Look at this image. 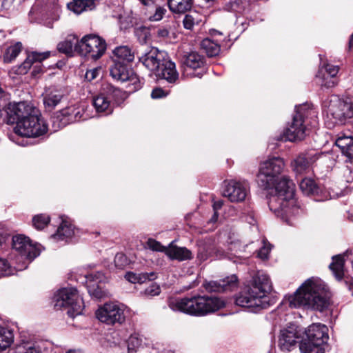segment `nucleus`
Listing matches in <instances>:
<instances>
[{"instance_id":"1","label":"nucleus","mask_w":353,"mask_h":353,"mask_svg":"<svg viewBox=\"0 0 353 353\" xmlns=\"http://www.w3.org/2000/svg\"><path fill=\"white\" fill-rule=\"evenodd\" d=\"M271 288L268 276L258 274L252 278L250 285L236 297L235 303L239 306L250 308L254 312L265 309L274 303V299L267 296Z\"/></svg>"},{"instance_id":"2","label":"nucleus","mask_w":353,"mask_h":353,"mask_svg":"<svg viewBox=\"0 0 353 353\" xmlns=\"http://www.w3.org/2000/svg\"><path fill=\"white\" fill-rule=\"evenodd\" d=\"M328 303L323 282L314 278L305 281L289 298L292 307H307L319 311L326 308Z\"/></svg>"},{"instance_id":"3","label":"nucleus","mask_w":353,"mask_h":353,"mask_svg":"<svg viewBox=\"0 0 353 353\" xmlns=\"http://www.w3.org/2000/svg\"><path fill=\"white\" fill-rule=\"evenodd\" d=\"M166 57L164 52L152 48L149 52L139 57V61L149 70L155 72L157 77L173 83L179 79V74L175 63Z\"/></svg>"},{"instance_id":"4","label":"nucleus","mask_w":353,"mask_h":353,"mask_svg":"<svg viewBox=\"0 0 353 353\" xmlns=\"http://www.w3.org/2000/svg\"><path fill=\"white\" fill-rule=\"evenodd\" d=\"M315 116L310 105L305 103L295 107V112L283 133L278 137L279 141H296L303 140L307 136L305 119L312 115Z\"/></svg>"},{"instance_id":"5","label":"nucleus","mask_w":353,"mask_h":353,"mask_svg":"<svg viewBox=\"0 0 353 353\" xmlns=\"http://www.w3.org/2000/svg\"><path fill=\"white\" fill-rule=\"evenodd\" d=\"M327 328L325 325L316 323L310 325L305 331L304 338L299 349L303 353H324L323 344L328 339Z\"/></svg>"},{"instance_id":"6","label":"nucleus","mask_w":353,"mask_h":353,"mask_svg":"<svg viewBox=\"0 0 353 353\" xmlns=\"http://www.w3.org/2000/svg\"><path fill=\"white\" fill-rule=\"evenodd\" d=\"M54 308L61 310L68 308L67 313L72 318L81 314L83 303L74 288H65L59 290L54 297Z\"/></svg>"},{"instance_id":"7","label":"nucleus","mask_w":353,"mask_h":353,"mask_svg":"<svg viewBox=\"0 0 353 353\" xmlns=\"http://www.w3.org/2000/svg\"><path fill=\"white\" fill-rule=\"evenodd\" d=\"M284 168L285 163L281 157H271L262 162L258 175L259 185L263 189L272 188Z\"/></svg>"},{"instance_id":"8","label":"nucleus","mask_w":353,"mask_h":353,"mask_svg":"<svg viewBox=\"0 0 353 353\" xmlns=\"http://www.w3.org/2000/svg\"><path fill=\"white\" fill-rule=\"evenodd\" d=\"M14 131L23 137H37L47 132L48 125L41 116L35 112L19 121Z\"/></svg>"},{"instance_id":"9","label":"nucleus","mask_w":353,"mask_h":353,"mask_svg":"<svg viewBox=\"0 0 353 353\" xmlns=\"http://www.w3.org/2000/svg\"><path fill=\"white\" fill-rule=\"evenodd\" d=\"M76 48L80 55L97 60L104 54L107 46L103 38L91 34L83 37Z\"/></svg>"},{"instance_id":"10","label":"nucleus","mask_w":353,"mask_h":353,"mask_svg":"<svg viewBox=\"0 0 353 353\" xmlns=\"http://www.w3.org/2000/svg\"><path fill=\"white\" fill-rule=\"evenodd\" d=\"M97 319L107 325L122 324L125 320L123 309L114 303H105L96 312Z\"/></svg>"},{"instance_id":"11","label":"nucleus","mask_w":353,"mask_h":353,"mask_svg":"<svg viewBox=\"0 0 353 353\" xmlns=\"http://www.w3.org/2000/svg\"><path fill=\"white\" fill-rule=\"evenodd\" d=\"M329 112L334 119L343 123L347 119L353 117V100L346 99L332 101L329 106Z\"/></svg>"},{"instance_id":"12","label":"nucleus","mask_w":353,"mask_h":353,"mask_svg":"<svg viewBox=\"0 0 353 353\" xmlns=\"http://www.w3.org/2000/svg\"><path fill=\"white\" fill-rule=\"evenodd\" d=\"M35 112H37V110L26 102L9 103L6 110L7 123L17 124L19 121L30 117Z\"/></svg>"},{"instance_id":"13","label":"nucleus","mask_w":353,"mask_h":353,"mask_svg":"<svg viewBox=\"0 0 353 353\" xmlns=\"http://www.w3.org/2000/svg\"><path fill=\"white\" fill-rule=\"evenodd\" d=\"M12 248L23 259L30 261L39 255V250L31 243L30 239L22 234L13 236Z\"/></svg>"},{"instance_id":"14","label":"nucleus","mask_w":353,"mask_h":353,"mask_svg":"<svg viewBox=\"0 0 353 353\" xmlns=\"http://www.w3.org/2000/svg\"><path fill=\"white\" fill-rule=\"evenodd\" d=\"M222 194L231 202L243 201L248 194V185L236 181H224Z\"/></svg>"},{"instance_id":"15","label":"nucleus","mask_w":353,"mask_h":353,"mask_svg":"<svg viewBox=\"0 0 353 353\" xmlns=\"http://www.w3.org/2000/svg\"><path fill=\"white\" fill-rule=\"evenodd\" d=\"M303 332L294 324H291L281 332L279 345L283 351H291L296 346L297 340Z\"/></svg>"},{"instance_id":"16","label":"nucleus","mask_w":353,"mask_h":353,"mask_svg":"<svg viewBox=\"0 0 353 353\" xmlns=\"http://www.w3.org/2000/svg\"><path fill=\"white\" fill-rule=\"evenodd\" d=\"M319 159V154L314 150L299 154L291 162L292 170L297 174L307 172L312 165Z\"/></svg>"},{"instance_id":"17","label":"nucleus","mask_w":353,"mask_h":353,"mask_svg":"<svg viewBox=\"0 0 353 353\" xmlns=\"http://www.w3.org/2000/svg\"><path fill=\"white\" fill-rule=\"evenodd\" d=\"M238 285V279L235 274L228 276L219 281H205L203 287L208 292H225L231 291Z\"/></svg>"},{"instance_id":"18","label":"nucleus","mask_w":353,"mask_h":353,"mask_svg":"<svg viewBox=\"0 0 353 353\" xmlns=\"http://www.w3.org/2000/svg\"><path fill=\"white\" fill-rule=\"evenodd\" d=\"M114 63L110 68L112 77L117 81H130L136 85L139 81L138 77L134 72L129 69L127 65L119 61H113Z\"/></svg>"},{"instance_id":"19","label":"nucleus","mask_w":353,"mask_h":353,"mask_svg":"<svg viewBox=\"0 0 353 353\" xmlns=\"http://www.w3.org/2000/svg\"><path fill=\"white\" fill-rule=\"evenodd\" d=\"M173 310H177L190 315L199 314V294L176 301L174 305L171 304Z\"/></svg>"},{"instance_id":"20","label":"nucleus","mask_w":353,"mask_h":353,"mask_svg":"<svg viewBox=\"0 0 353 353\" xmlns=\"http://www.w3.org/2000/svg\"><path fill=\"white\" fill-rule=\"evenodd\" d=\"M42 96L46 110L51 112L61 101L63 93L60 90L50 87L46 88Z\"/></svg>"},{"instance_id":"21","label":"nucleus","mask_w":353,"mask_h":353,"mask_svg":"<svg viewBox=\"0 0 353 353\" xmlns=\"http://www.w3.org/2000/svg\"><path fill=\"white\" fill-rule=\"evenodd\" d=\"M294 183L287 176H283L279 180L276 179L274 186L268 190H272V192L291 199L294 194Z\"/></svg>"},{"instance_id":"22","label":"nucleus","mask_w":353,"mask_h":353,"mask_svg":"<svg viewBox=\"0 0 353 353\" xmlns=\"http://www.w3.org/2000/svg\"><path fill=\"white\" fill-rule=\"evenodd\" d=\"M224 305V302L217 297L200 296V316L217 311Z\"/></svg>"},{"instance_id":"23","label":"nucleus","mask_w":353,"mask_h":353,"mask_svg":"<svg viewBox=\"0 0 353 353\" xmlns=\"http://www.w3.org/2000/svg\"><path fill=\"white\" fill-rule=\"evenodd\" d=\"M49 56L50 52L42 53L32 52L28 56L25 61L19 67L17 73L19 74H26L32 65H33L34 63L40 65L41 62L48 58Z\"/></svg>"},{"instance_id":"24","label":"nucleus","mask_w":353,"mask_h":353,"mask_svg":"<svg viewBox=\"0 0 353 353\" xmlns=\"http://www.w3.org/2000/svg\"><path fill=\"white\" fill-rule=\"evenodd\" d=\"M79 40L75 35H68L65 39L57 45V50L68 56H72L74 52H77V46L79 44Z\"/></svg>"},{"instance_id":"25","label":"nucleus","mask_w":353,"mask_h":353,"mask_svg":"<svg viewBox=\"0 0 353 353\" xmlns=\"http://www.w3.org/2000/svg\"><path fill=\"white\" fill-rule=\"evenodd\" d=\"M170 10L174 14H184L191 10L193 0H167Z\"/></svg>"},{"instance_id":"26","label":"nucleus","mask_w":353,"mask_h":353,"mask_svg":"<svg viewBox=\"0 0 353 353\" xmlns=\"http://www.w3.org/2000/svg\"><path fill=\"white\" fill-rule=\"evenodd\" d=\"M171 259L183 261L191 257V252L185 248L177 247L172 244L167 248L165 253Z\"/></svg>"},{"instance_id":"27","label":"nucleus","mask_w":353,"mask_h":353,"mask_svg":"<svg viewBox=\"0 0 353 353\" xmlns=\"http://www.w3.org/2000/svg\"><path fill=\"white\" fill-rule=\"evenodd\" d=\"M93 105L97 112H105L106 114H109L113 110L110 99L103 94H100L94 98Z\"/></svg>"},{"instance_id":"28","label":"nucleus","mask_w":353,"mask_h":353,"mask_svg":"<svg viewBox=\"0 0 353 353\" xmlns=\"http://www.w3.org/2000/svg\"><path fill=\"white\" fill-rule=\"evenodd\" d=\"M289 200L290 199L286 197L274 193L270 197L268 205L272 211L279 212V211L284 210L285 208H287Z\"/></svg>"},{"instance_id":"29","label":"nucleus","mask_w":353,"mask_h":353,"mask_svg":"<svg viewBox=\"0 0 353 353\" xmlns=\"http://www.w3.org/2000/svg\"><path fill=\"white\" fill-rule=\"evenodd\" d=\"M113 54L115 57L114 61H119L125 63L131 62L134 59V53L132 52L131 49L128 46H119L113 50Z\"/></svg>"},{"instance_id":"30","label":"nucleus","mask_w":353,"mask_h":353,"mask_svg":"<svg viewBox=\"0 0 353 353\" xmlns=\"http://www.w3.org/2000/svg\"><path fill=\"white\" fill-rule=\"evenodd\" d=\"M329 267L337 280L343 279L344 276V259L341 255L333 256L332 262Z\"/></svg>"},{"instance_id":"31","label":"nucleus","mask_w":353,"mask_h":353,"mask_svg":"<svg viewBox=\"0 0 353 353\" xmlns=\"http://www.w3.org/2000/svg\"><path fill=\"white\" fill-rule=\"evenodd\" d=\"M74 234V228L72 225L66 221H63L59 227L56 234L52 235V238L57 240H65L70 238Z\"/></svg>"},{"instance_id":"32","label":"nucleus","mask_w":353,"mask_h":353,"mask_svg":"<svg viewBox=\"0 0 353 353\" xmlns=\"http://www.w3.org/2000/svg\"><path fill=\"white\" fill-rule=\"evenodd\" d=\"M200 50H202L208 57H214L219 54L220 46L209 39H205L200 44Z\"/></svg>"},{"instance_id":"33","label":"nucleus","mask_w":353,"mask_h":353,"mask_svg":"<svg viewBox=\"0 0 353 353\" xmlns=\"http://www.w3.org/2000/svg\"><path fill=\"white\" fill-rule=\"evenodd\" d=\"M93 4V0H72L68 3V8L76 14H81L87 8L91 9Z\"/></svg>"},{"instance_id":"34","label":"nucleus","mask_w":353,"mask_h":353,"mask_svg":"<svg viewBox=\"0 0 353 353\" xmlns=\"http://www.w3.org/2000/svg\"><path fill=\"white\" fill-rule=\"evenodd\" d=\"M8 353H41V350L30 342H23L10 348Z\"/></svg>"},{"instance_id":"35","label":"nucleus","mask_w":353,"mask_h":353,"mask_svg":"<svg viewBox=\"0 0 353 353\" xmlns=\"http://www.w3.org/2000/svg\"><path fill=\"white\" fill-rule=\"evenodd\" d=\"M14 341L13 332L5 328L0 329V352L10 347Z\"/></svg>"},{"instance_id":"36","label":"nucleus","mask_w":353,"mask_h":353,"mask_svg":"<svg viewBox=\"0 0 353 353\" xmlns=\"http://www.w3.org/2000/svg\"><path fill=\"white\" fill-rule=\"evenodd\" d=\"M125 278L132 283H144L146 280H152L154 279L155 275L154 272H151L150 274L148 273L145 274H135L133 272H128L126 273Z\"/></svg>"},{"instance_id":"37","label":"nucleus","mask_w":353,"mask_h":353,"mask_svg":"<svg viewBox=\"0 0 353 353\" xmlns=\"http://www.w3.org/2000/svg\"><path fill=\"white\" fill-rule=\"evenodd\" d=\"M185 65V72L187 74H192L191 72L188 73V70H194L199 68V54L196 52H191L185 57L183 61Z\"/></svg>"},{"instance_id":"38","label":"nucleus","mask_w":353,"mask_h":353,"mask_svg":"<svg viewBox=\"0 0 353 353\" xmlns=\"http://www.w3.org/2000/svg\"><path fill=\"white\" fill-rule=\"evenodd\" d=\"M134 35L141 44H147L151 39V33L149 28L139 26L134 29Z\"/></svg>"},{"instance_id":"39","label":"nucleus","mask_w":353,"mask_h":353,"mask_svg":"<svg viewBox=\"0 0 353 353\" xmlns=\"http://www.w3.org/2000/svg\"><path fill=\"white\" fill-rule=\"evenodd\" d=\"M299 186L303 193L306 195H312L317 192V186L315 182L309 178L302 179Z\"/></svg>"},{"instance_id":"40","label":"nucleus","mask_w":353,"mask_h":353,"mask_svg":"<svg viewBox=\"0 0 353 353\" xmlns=\"http://www.w3.org/2000/svg\"><path fill=\"white\" fill-rule=\"evenodd\" d=\"M22 45L20 42L17 43L15 45L9 47L4 55V62L10 63L14 59L21 51Z\"/></svg>"},{"instance_id":"41","label":"nucleus","mask_w":353,"mask_h":353,"mask_svg":"<svg viewBox=\"0 0 353 353\" xmlns=\"http://www.w3.org/2000/svg\"><path fill=\"white\" fill-rule=\"evenodd\" d=\"M335 144L341 149V152L343 154L353 146V138L350 136L340 137L336 139Z\"/></svg>"},{"instance_id":"42","label":"nucleus","mask_w":353,"mask_h":353,"mask_svg":"<svg viewBox=\"0 0 353 353\" xmlns=\"http://www.w3.org/2000/svg\"><path fill=\"white\" fill-rule=\"evenodd\" d=\"M50 221V216L47 214H38L33 217L32 223L34 227L37 230H42L48 225Z\"/></svg>"},{"instance_id":"43","label":"nucleus","mask_w":353,"mask_h":353,"mask_svg":"<svg viewBox=\"0 0 353 353\" xmlns=\"http://www.w3.org/2000/svg\"><path fill=\"white\" fill-rule=\"evenodd\" d=\"M108 93L109 98L112 99L116 103H119L123 101L125 97V93L120 89L110 85L108 88Z\"/></svg>"},{"instance_id":"44","label":"nucleus","mask_w":353,"mask_h":353,"mask_svg":"<svg viewBox=\"0 0 353 353\" xmlns=\"http://www.w3.org/2000/svg\"><path fill=\"white\" fill-rule=\"evenodd\" d=\"M74 109L71 108L63 110L61 112V114L65 117H68L67 121L62 122V125H65L66 123L74 122L77 121L81 118V116L79 117V112H74Z\"/></svg>"},{"instance_id":"45","label":"nucleus","mask_w":353,"mask_h":353,"mask_svg":"<svg viewBox=\"0 0 353 353\" xmlns=\"http://www.w3.org/2000/svg\"><path fill=\"white\" fill-rule=\"evenodd\" d=\"M142 345V339L140 338L138 335L134 334L131 335L129 338L128 347V350H135L136 349L141 347Z\"/></svg>"},{"instance_id":"46","label":"nucleus","mask_w":353,"mask_h":353,"mask_svg":"<svg viewBox=\"0 0 353 353\" xmlns=\"http://www.w3.org/2000/svg\"><path fill=\"white\" fill-rule=\"evenodd\" d=\"M115 266L119 269H123L129 264L128 257L123 253H118L114 257Z\"/></svg>"},{"instance_id":"47","label":"nucleus","mask_w":353,"mask_h":353,"mask_svg":"<svg viewBox=\"0 0 353 353\" xmlns=\"http://www.w3.org/2000/svg\"><path fill=\"white\" fill-rule=\"evenodd\" d=\"M147 246L152 251L164 252L166 253L167 248L155 239H148L146 242Z\"/></svg>"},{"instance_id":"48","label":"nucleus","mask_w":353,"mask_h":353,"mask_svg":"<svg viewBox=\"0 0 353 353\" xmlns=\"http://www.w3.org/2000/svg\"><path fill=\"white\" fill-rule=\"evenodd\" d=\"M156 6H157V8H156L155 13L150 17V19L151 21H160L161 19H162L163 16L167 12V10L165 8L160 6L158 4Z\"/></svg>"},{"instance_id":"49","label":"nucleus","mask_w":353,"mask_h":353,"mask_svg":"<svg viewBox=\"0 0 353 353\" xmlns=\"http://www.w3.org/2000/svg\"><path fill=\"white\" fill-rule=\"evenodd\" d=\"M223 205V201L222 200H219L214 202L212 205L214 214L212 216L211 219L209 220V222L216 223L219 217V214L217 211L222 208Z\"/></svg>"},{"instance_id":"50","label":"nucleus","mask_w":353,"mask_h":353,"mask_svg":"<svg viewBox=\"0 0 353 353\" xmlns=\"http://www.w3.org/2000/svg\"><path fill=\"white\" fill-rule=\"evenodd\" d=\"M10 266L5 259H0V276H8L10 274Z\"/></svg>"},{"instance_id":"51","label":"nucleus","mask_w":353,"mask_h":353,"mask_svg":"<svg viewBox=\"0 0 353 353\" xmlns=\"http://www.w3.org/2000/svg\"><path fill=\"white\" fill-rule=\"evenodd\" d=\"M338 84V81L335 78L324 77L321 83V87L330 89L335 87Z\"/></svg>"},{"instance_id":"52","label":"nucleus","mask_w":353,"mask_h":353,"mask_svg":"<svg viewBox=\"0 0 353 353\" xmlns=\"http://www.w3.org/2000/svg\"><path fill=\"white\" fill-rule=\"evenodd\" d=\"M88 292L90 296L97 299H101L103 296V292L101 289L99 287L94 288V285L92 287L91 285L88 286Z\"/></svg>"},{"instance_id":"53","label":"nucleus","mask_w":353,"mask_h":353,"mask_svg":"<svg viewBox=\"0 0 353 353\" xmlns=\"http://www.w3.org/2000/svg\"><path fill=\"white\" fill-rule=\"evenodd\" d=\"M160 292V288L156 283H152L150 286L145 290V294L149 296L158 295L159 294Z\"/></svg>"},{"instance_id":"54","label":"nucleus","mask_w":353,"mask_h":353,"mask_svg":"<svg viewBox=\"0 0 353 353\" xmlns=\"http://www.w3.org/2000/svg\"><path fill=\"white\" fill-rule=\"evenodd\" d=\"M183 23L185 29L192 30L194 26V18L190 14H186Z\"/></svg>"},{"instance_id":"55","label":"nucleus","mask_w":353,"mask_h":353,"mask_svg":"<svg viewBox=\"0 0 353 353\" xmlns=\"http://www.w3.org/2000/svg\"><path fill=\"white\" fill-rule=\"evenodd\" d=\"M325 70L327 73V74L331 77L332 78H335L336 74L339 72V67L336 65H331V64H326L325 65Z\"/></svg>"},{"instance_id":"56","label":"nucleus","mask_w":353,"mask_h":353,"mask_svg":"<svg viewBox=\"0 0 353 353\" xmlns=\"http://www.w3.org/2000/svg\"><path fill=\"white\" fill-rule=\"evenodd\" d=\"M270 251V248L263 245L258 251V256L263 260L267 259L268 257Z\"/></svg>"},{"instance_id":"57","label":"nucleus","mask_w":353,"mask_h":353,"mask_svg":"<svg viewBox=\"0 0 353 353\" xmlns=\"http://www.w3.org/2000/svg\"><path fill=\"white\" fill-rule=\"evenodd\" d=\"M165 91L161 88H156L153 89L151 93V97L153 99H159L165 97Z\"/></svg>"},{"instance_id":"58","label":"nucleus","mask_w":353,"mask_h":353,"mask_svg":"<svg viewBox=\"0 0 353 353\" xmlns=\"http://www.w3.org/2000/svg\"><path fill=\"white\" fill-rule=\"evenodd\" d=\"M99 72V70L97 68L87 71L85 73V79L90 81L94 79L97 77Z\"/></svg>"},{"instance_id":"59","label":"nucleus","mask_w":353,"mask_h":353,"mask_svg":"<svg viewBox=\"0 0 353 353\" xmlns=\"http://www.w3.org/2000/svg\"><path fill=\"white\" fill-rule=\"evenodd\" d=\"M14 0H2L1 6L3 9L8 10L11 8Z\"/></svg>"},{"instance_id":"60","label":"nucleus","mask_w":353,"mask_h":353,"mask_svg":"<svg viewBox=\"0 0 353 353\" xmlns=\"http://www.w3.org/2000/svg\"><path fill=\"white\" fill-rule=\"evenodd\" d=\"M350 163H353V146L343 153Z\"/></svg>"},{"instance_id":"61","label":"nucleus","mask_w":353,"mask_h":353,"mask_svg":"<svg viewBox=\"0 0 353 353\" xmlns=\"http://www.w3.org/2000/svg\"><path fill=\"white\" fill-rule=\"evenodd\" d=\"M169 34V31L166 28H159L157 30V35L159 37H167Z\"/></svg>"},{"instance_id":"62","label":"nucleus","mask_w":353,"mask_h":353,"mask_svg":"<svg viewBox=\"0 0 353 353\" xmlns=\"http://www.w3.org/2000/svg\"><path fill=\"white\" fill-rule=\"evenodd\" d=\"M143 5L145 6H151V5H157V3L160 0H139Z\"/></svg>"},{"instance_id":"63","label":"nucleus","mask_w":353,"mask_h":353,"mask_svg":"<svg viewBox=\"0 0 353 353\" xmlns=\"http://www.w3.org/2000/svg\"><path fill=\"white\" fill-rule=\"evenodd\" d=\"M41 71V65L37 64V65H35L34 66V69H33V71H32V74L33 75H36L38 73H39Z\"/></svg>"},{"instance_id":"64","label":"nucleus","mask_w":353,"mask_h":353,"mask_svg":"<svg viewBox=\"0 0 353 353\" xmlns=\"http://www.w3.org/2000/svg\"><path fill=\"white\" fill-rule=\"evenodd\" d=\"M101 274H100L99 272L97 273V274H95V275H92V274H90V278H91L93 281H97L98 279L99 280V281H101Z\"/></svg>"}]
</instances>
